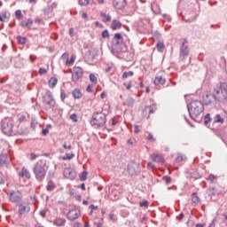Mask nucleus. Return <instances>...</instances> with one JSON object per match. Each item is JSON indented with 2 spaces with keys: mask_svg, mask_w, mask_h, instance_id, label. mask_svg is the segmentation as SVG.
Wrapping results in <instances>:
<instances>
[{
  "mask_svg": "<svg viewBox=\"0 0 227 227\" xmlns=\"http://www.w3.org/2000/svg\"><path fill=\"white\" fill-rule=\"evenodd\" d=\"M187 109L190 118L200 123L203 119V111H205L203 102L198 99H193L190 103H187Z\"/></svg>",
  "mask_w": 227,
  "mask_h": 227,
  "instance_id": "obj_1",
  "label": "nucleus"
},
{
  "mask_svg": "<svg viewBox=\"0 0 227 227\" xmlns=\"http://www.w3.org/2000/svg\"><path fill=\"white\" fill-rule=\"evenodd\" d=\"M34 174L35 175L36 180L38 182H43L45 178V175H47V163L45 160H39L34 167Z\"/></svg>",
  "mask_w": 227,
  "mask_h": 227,
  "instance_id": "obj_2",
  "label": "nucleus"
},
{
  "mask_svg": "<svg viewBox=\"0 0 227 227\" xmlns=\"http://www.w3.org/2000/svg\"><path fill=\"white\" fill-rule=\"evenodd\" d=\"M112 51L113 52H127V46L123 43V36L120 33L114 34Z\"/></svg>",
  "mask_w": 227,
  "mask_h": 227,
  "instance_id": "obj_3",
  "label": "nucleus"
},
{
  "mask_svg": "<svg viewBox=\"0 0 227 227\" xmlns=\"http://www.w3.org/2000/svg\"><path fill=\"white\" fill-rule=\"evenodd\" d=\"M107 114L102 112H95L90 120V125L92 127H104L106 125V121H107Z\"/></svg>",
  "mask_w": 227,
  "mask_h": 227,
  "instance_id": "obj_4",
  "label": "nucleus"
},
{
  "mask_svg": "<svg viewBox=\"0 0 227 227\" xmlns=\"http://www.w3.org/2000/svg\"><path fill=\"white\" fill-rule=\"evenodd\" d=\"M1 130L5 136H15L13 130V121L10 118H4L1 121Z\"/></svg>",
  "mask_w": 227,
  "mask_h": 227,
  "instance_id": "obj_5",
  "label": "nucleus"
},
{
  "mask_svg": "<svg viewBox=\"0 0 227 227\" xmlns=\"http://www.w3.org/2000/svg\"><path fill=\"white\" fill-rule=\"evenodd\" d=\"M216 97L220 102H224L227 100V83L223 82L220 83L215 89Z\"/></svg>",
  "mask_w": 227,
  "mask_h": 227,
  "instance_id": "obj_6",
  "label": "nucleus"
},
{
  "mask_svg": "<svg viewBox=\"0 0 227 227\" xmlns=\"http://www.w3.org/2000/svg\"><path fill=\"white\" fill-rule=\"evenodd\" d=\"M203 100H204V104L206 106H215V102H217V100H219V98H217L215 89L214 90L213 94L212 93L206 94L203 97Z\"/></svg>",
  "mask_w": 227,
  "mask_h": 227,
  "instance_id": "obj_7",
  "label": "nucleus"
},
{
  "mask_svg": "<svg viewBox=\"0 0 227 227\" xmlns=\"http://www.w3.org/2000/svg\"><path fill=\"white\" fill-rule=\"evenodd\" d=\"M43 102L49 107H54L56 106V100H54V96H52V92L48 91L43 96Z\"/></svg>",
  "mask_w": 227,
  "mask_h": 227,
  "instance_id": "obj_8",
  "label": "nucleus"
},
{
  "mask_svg": "<svg viewBox=\"0 0 227 227\" xmlns=\"http://www.w3.org/2000/svg\"><path fill=\"white\" fill-rule=\"evenodd\" d=\"M187 43V39H184L180 46V59H185L189 56V46L185 45Z\"/></svg>",
  "mask_w": 227,
  "mask_h": 227,
  "instance_id": "obj_9",
  "label": "nucleus"
},
{
  "mask_svg": "<svg viewBox=\"0 0 227 227\" xmlns=\"http://www.w3.org/2000/svg\"><path fill=\"white\" fill-rule=\"evenodd\" d=\"M72 74V81L74 82H77V81H79V79H81L82 77V67H74L73 69V72L71 71Z\"/></svg>",
  "mask_w": 227,
  "mask_h": 227,
  "instance_id": "obj_10",
  "label": "nucleus"
},
{
  "mask_svg": "<svg viewBox=\"0 0 227 227\" xmlns=\"http://www.w3.org/2000/svg\"><path fill=\"white\" fill-rule=\"evenodd\" d=\"M157 108L155 107V106H145L143 110V116L145 118H150L151 114H153V113H155V110Z\"/></svg>",
  "mask_w": 227,
  "mask_h": 227,
  "instance_id": "obj_11",
  "label": "nucleus"
},
{
  "mask_svg": "<svg viewBox=\"0 0 227 227\" xmlns=\"http://www.w3.org/2000/svg\"><path fill=\"white\" fill-rule=\"evenodd\" d=\"M9 198L12 203H18V201H20V200H22V195L20 194V192H12L10 193Z\"/></svg>",
  "mask_w": 227,
  "mask_h": 227,
  "instance_id": "obj_12",
  "label": "nucleus"
},
{
  "mask_svg": "<svg viewBox=\"0 0 227 227\" xmlns=\"http://www.w3.org/2000/svg\"><path fill=\"white\" fill-rule=\"evenodd\" d=\"M79 215H81L79 210L72 209L67 213V219L69 221H75V219H78Z\"/></svg>",
  "mask_w": 227,
  "mask_h": 227,
  "instance_id": "obj_13",
  "label": "nucleus"
},
{
  "mask_svg": "<svg viewBox=\"0 0 227 227\" xmlns=\"http://www.w3.org/2000/svg\"><path fill=\"white\" fill-rule=\"evenodd\" d=\"M114 6L117 10H123L127 6V0H114Z\"/></svg>",
  "mask_w": 227,
  "mask_h": 227,
  "instance_id": "obj_14",
  "label": "nucleus"
},
{
  "mask_svg": "<svg viewBox=\"0 0 227 227\" xmlns=\"http://www.w3.org/2000/svg\"><path fill=\"white\" fill-rule=\"evenodd\" d=\"M136 168H137V165H136V163L128 164L129 175H130L131 176H133V175H136V173H137V169H136Z\"/></svg>",
  "mask_w": 227,
  "mask_h": 227,
  "instance_id": "obj_15",
  "label": "nucleus"
},
{
  "mask_svg": "<svg viewBox=\"0 0 227 227\" xmlns=\"http://www.w3.org/2000/svg\"><path fill=\"white\" fill-rule=\"evenodd\" d=\"M64 176L66 178H75V172H74V170H72L71 168H66L64 170Z\"/></svg>",
  "mask_w": 227,
  "mask_h": 227,
  "instance_id": "obj_16",
  "label": "nucleus"
},
{
  "mask_svg": "<svg viewBox=\"0 0 227 227\" xmlns=\"http://www.w3.org/2000/svg\"><path fill=\"white\" fill-rule=\"evenodd\" d=\"M66 223H67V220L64 218L59 217L53 221L54 226H58V227L65 226Z\"/></svg>",
  "mask_w": 227,
  "mask_h": 227,
  "instance_id": "obj_17",
  "label": "nucleus"
},
{
  "mask_svg": "<svg viewBox=\"0 0 227 227\" xmlns=\"http://www.w3.org/2000/svg\"><path fill=\"white\" fill-rule=\"evenodd\" d=\"M153 162H158V164H164V157L160 154H156L153 156Z\"/></svg>",
  "mask_w": 227,
  "mask_h": 227,
  "instance_id": "obj_18",
  "label": "nucleus"
},
{
  "mask_svg": "<svg viewBox=\"0 0 227 227\" xmlns=\"http://www.w3.org/2000/svg\"><path fill=\"white\" fill-rule=\"evenodd\" d=\"M118 27H121V21L118 20H114L112 21L111 28L113 31H116Z\"/></svg>",
  "mask_w": 227,
  "mask_h": 227,
  "instance_id": "obj_19",
  "label": "nucleus"
},
{
  "mask_svg": "<svg viewBox=\"0 0 227 227\" xmlns=\"http://www.w3.org/2000/svg\"><path fill=\"white\" fill-rule=\"evenodd\" d=\"M19 176H20V178H24L25 176L27 178V180H29V172H27V168L23 167L21 171L19 172Z\"/></svg>",
  "mask_w": 227,
  "mask_h": 227,
  "instance_id": "obj_20",
  "label": "nucleus"
},
{
  "mask_svg": "<svg viewBox=\"0 0 227 227\" xmlns=\"http://www.w3.org/2000/svg\"><path fill=\"white\" fill-rule=\"evenodd\" d=\"M154 84H161L164 85L166 83V79L162 78V76H156L154 81Z\"/></svg>",
  "mask_w": 227,
  "mask_h": 227,
  "instance_id": "obj_21",
  "label": "nucleus"
},
{
  "mask_svg": "<svg viewBox=\"0 0 227 227\" xmlns=\"http://www.w3.org/2000/svg\"><path fill=\"white\" fill-rule=\"evenodd\" d=\"M17 40L20 45H26V43H27V37L26 36L18 35Z\"/></svg>",
  "mask_w": 227,
  "mask_h": 227,
  "instance_id": "obj_22",
  "label": "nucleus"
},
{
  "mask_svg": "<svg viewBox=\"0 0 227 227\" xmlns=\"http://www.w3.org/2000/svg\"><path fill=\"white\" fill-rule=\"evenodd\" d=\"M48 84L50 86V88H55L56 84H58V78L56 77H51L49 82Z\"/></svg>",
  "mask_w": 227,
  "mask_h": 227,
  "instance_id": "obj_23",
  "label": "nucleus"
},
{
  "mask_svg": "<svg viewBox=\"0 0 227 227\" xmlns=\"http://www.w3.org/2000/svg\"><path fill=\"white\" fill-rule=\"evenodd\" d=\"M8 162V156L6 154H1L0 155V164L1 166L6 165Z\"/></svg>",
  "mask_w": 227,
  "mask_h": 227,
  "instance_id": "obj_24",
  "label": "nucleus"
},
{
  "mask_svg": "<svg viewBox=\"0 0 227 227\" xmlns=\"http://www.w3.org/2000/svg\"><path fill=\"white\" fill-rule=\"evenodd\" d=\"M136 100L132 98H128L124 103V106H128V107H132L134 106Z\"/></svg>",
  "mask_w": 227,
  "mask_h": 227,
  "instance_id": "obj_25",
  "label": "nucleus"
},
{
  "mask_svg": "<svg viewBox=\"0 0 227 227\" xmlns=\"http://www.w3.org/2000/svg\"><path fill=\"white\" fill-rule=\"evenodd\" d=\"M72 93L74 98H81V97H82V93H81L79 89H74Z\"/></svg>",
  "mask_w": 227,
  "mask_h": 227,
  "instance_id": "obj_26",
  "label": "nucleus"
},
{
  "mask_svg": "<svg viewBox=\"0 0 227 227\" xmlns=\"http://www.w3.org/2000/svg\"><path fill=\"white\" fill-rule=\"evenodd\" d=\"M101 17L103 19V22H111V15L106 14V12H101Z\"/></svg>",
  "mask_w": 227,
  "mask_h": 227,
  "instance_id": "obj_27",
  "label": "nucleus"
},
{
  "mask_svg": "<svg viewBox=\"0 0 227 227\" xmlns=\"http://www.w3.org/2000/svg\"><path fill=\"white\" fill-rule=\"evenodd\" d=\"M152 10L156 15H159L160 13V6H159L157 4H154L152 6Z\"/></svg>",
  "mask_w": 227,
  "mask_h": 227,
  "instance_id": "obj_28",
  "label": "nucleus"
},
{
  "mask_svg": "<svg viewBox=\"0 0 227 227\" xmlns=\"http://www.w3.org/2000/svg\"><path fill=\"white\" fill-rule=\"evenodd\" d=\"M190 178H193V180H198L199 178H201V174L198 172H192L190 173Z\"/></svg>",
  "mask_w": 227,
  "mask_h": 227,
  "instance_id": "obj_29",
  "label": "nucleus"
},
{
  "mask_svg": "<svg viewBox=\"0 0 227 227\" xmlns=\"http://www.w3.org/2000/svg\"><path fill=\"white\" fill-rule=\"evenodd\" d=\"M158 52H164V43L159 42L156 44Z\"/></svg>",
  "mask_w": 227,
  "mask_h": 227,
  "instance_id": "obj_30",
  "label": "nucleus"
},
{
  "mask_svg": "<svg viewBox=\"0 0 227 227\" xmlns=\"http://www.w3.org/2000/svg\"><path fill=\"white\" fill-rule=\"evenodd\" d=\"M75 62V56H71L70 59H67L66 62L67 67H72L74 63Z\"/></svg>",
  "mask_w": 227,
  "mask_h": 227,
  "instance_id": "obj_31",
  "label": "nucleus"
},
{
  "mask_svg": "<svg viewBox=\"0 0 227 227\" xmlns=\"http://www.w3.org/2000/svg\"><path fill=\"white\" fill-rule=\"evenodd\" d=\"M134 76V72L129 71V72H124L122 74V79H128L129 77H133Z\"/></svg>",
  "mask_w": 227,
  "mask_h": 227,
  "instance_id": "obj_32",
  "label": "nucleus"
},
{
  "mask_svg": "<svg viewBox=\"0 0 227 227\" xmlns=\"http://www.w3.org/2000/svg\"><path fill=\"white\" fill-rule=\"evenodd\" d=\"M215 123H224V119L221 117V114H217L214 120Z\"/></svg>",
  "mask_w": 227,
  "mask_h": 227,
  "instance_id": "obj_33",
  "label": "nucleus"
},
{
  "mask_svg": "<svg viewBox=\"0 0 227 227\" xmlns=\"http://www.w3.org/2000/svg\"><path fill=\"white\" fill-rule=\"evenodd\" d=\"M27 118H29V114H27V115L21 114L19 117V122L20 123H24V121H26V120H27Z\"/></svg>",
  "mask_w": 227,
  "mask_h": 227,
  "instance_id": "obj_34",
  "label": "nucleus"
},
{
  "mask_svg": "<svg viewBox=\"0 0 227 227\" xmlns=\"http://www.w3.org/2000/svg\"><path fill=\"white\" fill-rule=\"evenodd\" d=\"M88 179V172L87 171H83L81 175H80V180L82 182H85V180Z\"/></svg>",
  "mask_w": 227,
  "mask_h": 227,
  "instance_id": "obj_35",
  "label": "nucleus"
},
{
  "mask_svg": "<svg viewBox=\"0 0 227 227\" xmlns=\"http://www.w3.org/2000/svg\"><path fill=\"white\" fill-rule=\"evenodd\" d=\"M75 157V154L74 153H67L66 156H63V160H71V159H74Z\"/></svg>",
  "mask_w": 227,
  "mask_h": 227,
  "instance_id": "obj_36",
  "label": "nucleus"
},
{
  "mask_svg": "<svg viewBox=\"0 0 227 227\" xmlns=\"http://www.w3.org/2000/svg\"><path fill=\"white\" fill-rule=\"evenodd\" d=\"M192 203L198 204L200 202V197L196 195V192L192 193Z\"/></svg>",
  "mask_w": 227,
  "mask_h": 227,
  "instance_id": "obj_37",
  "label": "nucleus"
},
{
  "mask_svg": "<svg viewBox=\"0 0 227 227\" xmlns=\"http://www.w3.org/2000/svg\"><path fill=\"white\" fill-rule=\"evenodd\" d=\"M80 6H88L90 4V0H78Z\"/></svg>",
  "mask_w": 227,
  "mask_h": 227,
  "instance_id": "obj_38",
  "label": "nucleus"
},
{
  "mask_svg": "<svg viewBox=\"0 0 227 227\" xmlns=\"http://www.w3.org/2000/svg\"><path fill=\"white\" fill-rule=\"evenodd\" d=\"M26 206L24 205H20V207H19V214L22 215V214H26Z\"/></svg>",
  "mask_w": 227,
  "mask_h": 227,
  "instance_id": "obj_39",
  "label": "nucleus"
},
{
  "mask_svg": "<svg viewBox=\"0 0 227 227\" xmlns=\"http://www.w3.org/2000/svg\"><path fill=\"white\" fill-rule=\"evenodd\" d=\"M204 123L207 125L208 123H210V121H212V118H210V114H207L205 117H204Z\"/></svg>",
  "mask_w": 227,
  "mask_h": 227,
  "instance_id": "obj_40",
  "label": "nucleus"
},
{
  "mask_svg": "<svg viewBox=\"0 0 227 227\" xmlns=\"http://www.w3.org/2000/svg\"><path fill=\"white\" fill-rule=\"evenodd\" d=\"M4 19H8V14L6 12L0 13V22H4Z\"/></svg>",
  "mask_w": 227,
  "mask_h": 227,
  "instance_id": "obj_41",
  "label": "nucleus"
},
{
  "mask_svg": "<svg viewBox=\"0 0 227 227\" xmlns=\"http://www.w3.org/2000/svg\"><path fill=\"white\" fill-rule=\"evenodd\" d=\"M15 15H16V19H18V20H20V19H22V11L17 10L15 12Z\"/></svg>",
  "mask_w": 227,
  "mask_h": 227,
  "instance_id": "obj_42",
  "label": "nucleus"
},
{
  "mask_svg": "<svg viewBox=\"0 0 227 227\" xmlns=\"http://www.w3.org/2000/svg\"><path fill=\"white\" fill-rule=\"evenodd\" d=\"M102 38H109V30L108 29H105L102 34Z\"/></svg>",
  "mask_w": 227,
  "mask_h": 227,
  "instance_id": "obj_43",
  "label": "nucleus"
},
{
  "mask_svg": "<svg viewBox=\"0 0 227 227\" xmlns=\"http://www.w3.org/2000/svg\"><path fill=\"white\" fill-rule=\"evenodd\" d=\"M38 157H40V154H36L34 153H30V160H36V159H38Z\"/></svg>",
  "mask_w": 227,
  "mask_h": 227,
  "instance_id": "obj_44",
  "label": "nucleus"
},
{
  "mask_svg": "<svg viewBox=\"0 0 227 227\" xmlns=\"http://www.w3.org/2000/svg\"><path fill=\"white\" fill-rule=\"evenodd\" d=\"M185 157L184 155H178L176 159V162H184Z\"/></svg>",
  "mask_w": 227,
  "mask_h": 227,
  "instance_id": "obj_45",
  "label": "nucleus"
},
{
  "mask_svg": "<svg viewBox=\"0 0 227 227\" xmlns=\"http://www.w3.org/2000/svg\"><path fill=\"white\" fill-rule=\"evenodd\" d=\"M89 77H90V81H91V82H97V76H95V74H90Z\"/></svg>",
  "mask_w": 227,
  "mask_h": 227,
  "instance_id": "obj_46",
  "label": "nucleus"
},
{
  "mask_svg": "<svg viewBox=\"0 0 227 227\" xmlns=\"http://www.w3.org/2000/svg\"><path fill=\"white\" fill-rule=\"evenodd\" d=\"M45 74H47V69L40 67L39 68V74L40 75H45Z\"/></svg>",
  "mask_w": 227,
  "mask_h": 227,
  "instance_id": "obj_47",
  "label": "nucleus"
},
{
  "mask_svg": "<svg viewBox=\"0 0 227 227\" xmlns=\"http://www.w3.org/2000/svg\"><path fill=\"white\" fill-rule=\"evenodd\" d=\"M60 98H61L62 102H65V99L67 98V93H65V91L61 90Z\"/></svg>",
  "mask_w": 227,
  "mask_h": 227,
  "instance_id": "obj_48",
  "label": "nucleus"
},
{
  "mask_svg": "<svg viewBox=\"0 0 227 227\" xmlns=\"http://www.w3.org/2000/svg\"><path fill=\"white\" fill-rule=\"evenodd\" d=\"M22 27H29V20L21 22Z\"/></svg>",
  "mask_w": 227,
  "mask_h": 227,
  "instance_id": "obj_49",
  "label": "nucleus"
},
{
  "mask_svg": "<svg viewBox=\"0 0 227 227\" xmlns=\"http://www.w3.org/2000/svg\"><path fill=\"white\" fill-rule=\"evenodd\" d=\"M163 180L166 182V184H169L171 182V176H164Z\"/></svg>",
  "mask_w": 227,
  "mask_h": 227,
  "instance_id": "obj_50",
  "label": "nucleus"
},
{
  "mask_svg": "<svg viewBox=\"0 0 227 227\" xmlns=\"http://www.w3.org/2000/svg\"><path fill=\"white\" fill-rule=\"evenodd\" d=\"M38 125V122H36V121L32 119V122L30 124L31 129H35V127H36Z\"/></svg>",
  "mask_w": 227,
  "mask_h": 227,
  "instance_id": "obj_51",
  "label": "nucleus"
},
{
  "mask_svg": "<svg viewBox=\"0 0 227 227\" xmlns=\"http://www.w3.org/2000/svg\"><path fill=\"white\" fill-rule=\"evenodd\" d=\"M140 207H148V200H144V201H142V202H140Z\"/></svg>",
  "mask_w": 227,
  "mask_h": 227,
  "instance_id": "obj_52",
  "label": "nucleus"
},
{
  "mask_svg": "<svg viewBox=\"0 0 227 227\" xmlns=\"http://www.w3.org/2000/svg\"><path fill=\"white\" fill-rule=\"evenodd\" d=\"M70 119L73 120V121H77V114H71Z\"/></svg>",
  "mask_w": 227,
  "mask_h": 227,
  "instance_id": "obj_53",
  "label": "nucleus"
},
{
  "mask_svg": "<svg viewBox=\"0 0 227 227\" xmlns=\"http://www.w3.org/2000/svg\"><path fill=\"white\" fill-rule=\"evenodd\" d=\"M134 129H134L135 134H139V125L135 124Z\"/></svg>",
  "mask_w": 227,
  "mask_h": 227,
  "instance_id": "obj_54",
  "label": "nucleus"
},
{
  "mask_svg": "<svg viewBox=\"0 0 227 227\" xmlns=\"http://www.w3.org/2000/svg\"><path fill=\"white\" fill-rule=\"evenodd\" d=\"M78 189H81L82 191H86V184L82 183L78 186Z\"/></svg>",
  "mask_w": 227,
  "mask_h": 227,
  "instance_id": "obj_55",
  "label": "nucleus"
},
{
  "mask_svg": "<svg viewBox=\"0 0 227 227\" xmlns=\"http://www.w3.org/2000/svg\"><path fill=\"white\" fill-rule=\"evenodd\" d=\"M47 214V209H43L40 211V215H42V217H45Z\"/></svg>",
  "mask_w": 227,
  "mask_h": 227,
  "instance_id": "obj_56",
  "label": "nucleus"
},
{
  "mask_svg": "<svg viewBox=\"0 0 227 227\" xmlns=\"http://www.w3.org/2000/svg\"><path fill=\"white\" fill-rule=\"evenodd\" d=\"M63 148H64L65 150H72V145H67V144H64V145H63Z\"/></svg>",
  "mask_w": 227,
  "mask_h": 227,
  "instance_id": "obj_57",
  "label": "nucleus"
},
{
  "mask_svg": "<svg viewBox=\"0 0 227 227\" xmlns=\"http://www.w3.org/2000/svg\"><path fill=\"white\" fill-rule=\"evenodd\" d=\"M48 132H49V129H47V128L43 129V130H42L43 136H47Z\"/></svg>",
  "mask_w": 227,
  "mask_h": 227,
  "instance_id": "obj_58",
  "label": "nucleus"
},
{
  "mask_svg": "<svg viewBox=\"0 0 227 227\" xmlns=\"http://www.w3.org/2000/svg\"><path fill=\"white\" fill-rule=\"evenodd\" d=\"M62 59H67V61H68V53L65 52L62 56H61Z\"/></svg>",
  "mask_w": 227,
  "mask_h": 227,
  "instance_id": "obj_59",
  "label": "nucleus"
},
{
  "mask_svg": "<svg viewBox=\"0 0 227 227\" xmlns=\"http://www.w3.org/2000/svg\"><path fill=\"white\" fill-rule=\"evenodd\" d=\"M54 190V184H48L47 185V191H53Z\"/></svg>",
  "mask_w": 227,
  "mask_h": 227,
  "instance_id": "obj_60",
  "label": "nucleus"
},
{
  "mask_svg": "<svg viewBox=\"0 0 227 227\" xmlns=\"http://www.w3.org/2000/svg\"><path fill=\"white\" fill-rule=\"evenodd\" d=\"M208 180H210L211 182H214V180H215V176H214L213 174H210L208 176Z\"/></svg>",
  "mask_w": 227,
  "mask_h": 227,
  "instance_id": "obj_61",
  "label": "nucleus"
},
{
  "mask_svg": "<svg viewBox=\"0 0 227 227\" xmlns=\"http://www.w3.org/2000/svg\"><path fill=\"white\" fill-rule=\"evenodd\" d=\"M184 217V213H181L178 216H176V219H178V221H182Z\"/></svg>",
  "mask_w": 227,
  "mask_h": 227,
  "instance_id": "obj_62",
  "label": "nucleus"
},
{
  "mask_svg": "<svg viewBox=\"0 0 227 227\" xmlns=\"http://www.w3.org/2000/svg\"><path fill=\"white\" fill-rule=\"evenodd\" d=\"M82 19H85V20H88V13L82 12Z\"/></svg>",
  "mask_w": 227,
  "mask_h": 227,
  "instance_id": "obj_63",
  "label": "nucleus"
},
{
  "mask_svg": "<svg viewBox=\"0 0 227 227\" xmlns=\"http://www.w3.org/2000/svg\"><path fill=\"white\" fill-rule=\"evenodd\" d=\"M69 35H70L71 37L74 36V28H70V29H69Z\"/></svg>",
  "mask_w": 227,
  "mask_h": 227,
  "instance_id": "obj_64",
  "label": "nucleus"
}]
</instances>
